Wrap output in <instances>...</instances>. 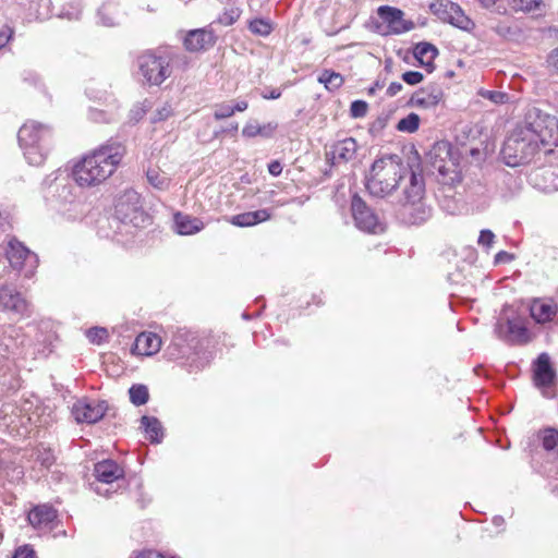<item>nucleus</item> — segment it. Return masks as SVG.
<instances>
[{"label": "nucleus", "instance_id": "obj_30", "mask_svg": "<svg viewBox=\"0 0 558 558\" xmlns=\"http://www.w3.org/2000/svg\"><path fill=\"white\" fill-rule=\"evenodd\" d=\"M147 180L155 189L167 190L170 185L168 175L158 168H149L146 172Z\"/></svg>", "mask_w": 558, "mask_h": 558}, {"label": "nucleus", "instance_id": "obj_39", "mask_svg": "<svg viewBox=\"0 0 558 558\" xmlns=\"http://www.w3.org/2000/svg\"><path fill=\"white\" fill-rule=\"evenodd\" d=\"M483 98L490 100L493 104L500 105L509 101V95L504 92L482 89L478 93Z\"/></svg>", "mask_w": 558, "mask_h": 558}, {"label": "nucleus", "instance_id": "obj_46", "mask_svg": "<svg viewBox=\"0 0 558 558\" xmlns=\"http://www.w3.org/2000/svg\"><path fill=\"white\" fill-rule=\"evenodd\" d=\"M546 62L549 68L558 71V46L548 53Z\"/></svg>", "mask_w": 558, "mask_h": 558}, {"label": "nucleus", "instance_id": "obj_38", "mask_svg": "<svg viewBox=\"0 0 558 558\" xmlns=\"http://www.w3.org/2000/svg\"><path fill=\"white\" fill-rule=\"evenodd\" d=\"M248 28L253 34L260 35V36H267L272 31L271 24L268 21L263 20V19H256V20L251 21Z\"/></svg>", "mask_w": 558, "mask_h": 558}, {"label": "nucleus", "instance_id": "obj_31", "mask_svg": "<svg viewBox=\"0 0 558 558\" xmlns=\"http://www.w3.org/2000/svg\"><path fill=\"white\" fill-rule=\"evenodd\" d=\"M318 82L324 84L328 90H336L342 86L344 80L338 72L324 70L318 76Z\"/></svg>", "mask_w": 558, "mask_h": 558}, {"label": "nucleus", "instance_id": "obj_54", "mask_svg": "<svg viewBox=\"0 0 558 558\" xmlns=\"http://www.w3.org/2000/svg\"><path fill=\"white\" fill-rule=\"evenodd\" d=\"M59 186H61V187H62V195H61V196H62V198H63L64 201H68L69 195H71L70 186H68L66 184L58 183V184H57V189H58Z\"/></svg>", "mask_w": 558, "mask_h": 558}, {"label": "nucleus", "instance_id": "obj_49", "mask_svg": "<svg viewBox=\"0 0 558 558\" xmlns=\"http://www.w3.org/2000/svg\"><path fill=\"white\" fill-rule=\"evenodd\" d=\"M512 259L513 256L510 253L506 251H500L495 256V264L509 263Z\"/></svg>", "mask_w": 558, "mask_h": 558}, {"label": "nucleus", "instance_id": "obj_60", "mask_svg": "<svg viewBox=\"0 0 558 558\" xmlns=\"http://www.w3.org/2000/svg\"><path fill=\"white\" fill-rule=\"evenodd\" d=\"M86 92H87V95H88V96L94 97V98H97V99H99V100H101V99H107V97H106V96H99V97H98V96L93 95V92H94V90H93V88H92V87H88Z\"/></svg>", "mask_w": 558, "mask_h": 558}, {"label": "nucleus", "instance_id": "obj_43", "mask_svg": "<svg viewBox=\"0 0 558 558\" xmlns=\"http://www.w3.org/2000/svg\"><path fill=\"white\" fill-rule=\"evenodd\" d=\"M350 111L353 118H362L367 113V104L363 100H355L351 104Z\"/></svg>", "mask_w": 558, "mask_h": 558}, {"label": "nucleus", "instance_id": "obj_55", "mask_svg": "<svg viewBox=\"0 0 558 558\" xmlns=\"http://www.w3.org/2000/svg\"><path fill=\"white\" fill-rule=\"evenodd\" d=\"M247 102L245 100H241V101H238L234 106H232V109H234V112L235 111H244L247 109Z\"/></svg>", "mask_w": 558, "mask_h": 558}, {"label": "nucleus", "instance_id": "obj_23", "mask_svg": "<svg viewBox=\"0 0 558 558\" xmlns=\"http://www.w3.org/2000/svg\"><path fill=\"white\" fill-rule=\"evenodd\" d=\"M57 517L56 510L48 506L41 505L35 507L28 513L29 523L36 529L47 527Z\"/></svg>", "mask_w": 558, "mask_h": 558}, {"label": "nucleus", "instance_id": "obj_57", "mask_svg": "<svg viewBox=\"0 0 558 558\" xmlns=\"http://www.w3.org/2000/svg\"><path fill=\"white\" fill-rule=\"evenodd\" d=\"M384 85H385V84H384L383 82H380V81H376V82H375V84H374L372 87H369V89H368V94H369V95H374V94L376 93V90H377V89H381V88H384Z\"/></svg>", "mask_w": 558, "mask_h": 558}, {"label": "nucleus", "instance_id": "obj_50", "mask_svg": "<svg viewBox=\"0 0 558 558\" xmlns=\"http://www.w3.org/2000/svg\"><path fill=\"white\" fill-rule=\"evenodd\" d=\"M268 171L271 175L277 177L282 172V166L279 161H272L268 166Z\"/></svg>", "mask_w": 558, "mask_h": 558}, {"label": "nucleus", "instance_id": "obj_47", "mask_svg": "<svg viewBox=\"0 0 558 558\" xmlns=\"http://www.w3.org/2000/svg\"><path fill=\"white\" fill-rule=\"evenodd\" d=\"M35 557V551L28 547V546H23V547H20L19 549H16L13 558H34Z\"/></svg>", "mask_w": 558, "mask_h": 558}, {"label": "nucleus", "instance_id": "obj_28", "mask_svg": "<svg viewBox=\"0 0 558 558\" xmlns=\"http://www.w3.org/2000/svg\"><path fill=\"white\" fill-rule=\"evenodd\" d=\"M277 128L278 124L275 122L260 125L257 121L251 120L244 125L242 135L245 137H255L258 135L262 137H270L274 135Z\"/></svg>", "mask_w": 558, "mask_h": 558}, {"label": "nucleus", "instance_id": "obj_14", "mask_svg": "<svg viewBox=\"0 0 558 558\" xmlns=\"http://www.w3.org/2000/svg\"><path fill=\"white\" fill-rule=\"evenodd\" d=\"M383 24L386 25V33L402 34L414 27L413 22L405 21L403 12L397 8L381 5L377 10Z\"/></svg>", "mask_w": 558, "mask_h": 558}, {"label": "nucleus", "instance_id": "obj_12", "mask_svg": "<svg viewBox=\"0 0 558 558\" xmlns=\"http://www.w3.org/2000/svg\"><path fill=\"white\" fill-rule=\"evenodd\" d=\"M199 340L196 335L186 329H179L167 348L170 360L189 359L197 353Z\"/></svg>", "mask_w": 558, "mask_h": 558}, {"label": "nucleus", "instance_id": "obj_19", "mask_svg": "<svg viewBox=\"0 0 558 558\" xmlns=\"http://www.w3.org/2000/svg\"><path fill=\"white\" fill-rule=\"evenodd\" d=\"M94 475L102 484H111L124 476V470L113 460H102L95 464Z\"/></svg>", "mask_w": 558, "mask_h": 558}, {"label": "nucleus", "instance_id": "obj_61", "mask_svg": "<svg viewBox=\"0 0 558 558\" xmlns=\"http://www.w3.org/2000/svg\"><path fill=\"white\" fill-rule=\"evenodd\" d=\"M95 492H96L97 494H99V495H102V494H104V493L101 492L100 487H98V486L95 488Z\"/></svg>", "mask_w": 558, "mask_h": 558}, {"label": "nucleus", "instance_id": "obj_8", "mask_svg": "<svg viewBox=\"0 0 558 558\" xmlns=\"http://www.w3.org/2000/svg\"><path fill=\"white\" fill-rule=\"evenodd\" d=\"M498 337L510 344L522 345L532 340L525 317L515 315L500 318L496 325Z\"/></svg>", "mask_w": 558, "mask_h": 558}, {"label": "nucleus", "instance_id": "obj_5", "mask_svg": "<svg viewBox=\"0 0 558 558\" xmlns=\"http://www.w3.org/2000/svg\"><path fill=\"white\" fill-rule=\"evenodd\" d=\"M541 147L543 146L536 138L527 135V132L518 125L505 141L501 153L506 163L515 167L530 162Z\"/></svg>", "mask_w": 558, "mask_h": 558}, {"label": "nucleus", "instance_id": "obj_62", "mask_svg": "<svg viewBox=\"0 0 558 558\" xmlns=\"http://www.w3.org/2000/svg\"><path fill=\"white\" fill-rule=\"evenodd\" d=\"M494 521H495L496 524H499V521H502V519L501 518H495Z\"/></svg>", "mask_w": 558, "mask_h": 558}, {"label": "nucleus", "instance_id": "obj_3", "mask_svg": "<svg viewBox=\"0 0 558 558\" xmlns=\"http://www.w3.org/2000/svg\"><path fill=\"white\" fill-rule=\"evenodd\" d=\"M51 138V129L36 121L25 122L17 133L19 145L31 166L44 163Z\"/></svg>", "mask_w": 558, "mask_h": 558}, {"label": "nucleus", "instance_id": "obj_40", "mask_svg": "<svg viewBox=\"0 0 558 558\" xmlns=\"http://www.w3.org/2000/svg\"><path fill=\"white\" fill-rule=\"evenodd\" d=\"M86 337L92 343L100 344L108 338V331L102 327H93L86 331Z\"/></svg>", "mask_w": 558, "mask_h": 558}, {"label": "nucleus", "instance_id": "obj_59", "mask_svg": "<svg viewBox=\"0 0 558 558\" xmlns=\"http://www.w3.org/2000/svg\"><path fill=\"white\" fill-rule=\"evenodd\" d=\"M484 7L494 5L498 0H478Z\"/></svg>", "mask_w": 558, "mask_h": 558}, {"label": "nucleus", "instance_id": "obj_24", "mask_svg": "<svg viewBox=\"0 0 558 558\" xmlns=\"http://www.w3.org/2000/svg\"><path fill=\"white\" fill-rule=\"evenodd\" d=\"M437 54L436 47L428 43H420L414 48V57L429 73L434 70V59Z\"/></svg>", "mask_w": 558, "mask_h": 558}, {"label": "nucleus", "instance_id": "obj_51", "mask_svg": "<svg viewBox=\"0 0 558 558\" xmlns=\"http://www.w3.org/2000/svg\"><path fill=\"white\" fill-rule=\"evenodd\" d=\"M402 90V84L399 82H392L387 88V95L392 97Z\"/></svg>", "mask_w": 558, "mask_h": 558}, {"label": "nucleus", "instance_id": "obj_2", "mask_svg": "<svg viewBox=\"0 0 558 558\" xmlns=\"http://www.w3.org/2000/svg\"><path fill=\"white\" fill-rule=\"evenodd\" d=\"M125 155L119 142H107L86 155L73 169V178L80 186H94L106 181L117 170Z\"/></svg>", "mask_w": 558, "mask_h": 558}, {"label": "nucleus", "instance_id": "obj_45", "mask_svg": "<svg viewBox=\"0 0 558 558\" xmlns=\"http://www.w3.org/2000/svg\"><path fill=\"white\" fill-rule=\"evenodd\" d=\"M423 78V74L417 71H408L402 74V80L409 85H417Z\"/></svg>", "mask_w": 558, "mask_h": 558}, {"label": "nucleus", "instance_id": "obj_7", "mask_svg": "<svg viewBox=\"0 0 558 558\" xmlns=\"http://www.w3.org/2000/svg\"><path fill=\"white\" fill-rule=\"evenodd\" d=\"M4 252L10 266L14 270L23 272L26 278H31L35 274L38 266V256L22 242L15 238L10 239Z\"/></svg>", "mask_w": 558, "mask_h": 558}, {"label": "nucleus", "instance_id": "obj_15", "mask_svg": "<svg viewBox=\"0 0 558 558\" xmlns=\"http://www.w3.org/2000/svg\"><path fill=\"white\" fill-rule=\"evenodd\" d=\"M444 98V93L438 85H427L416 90L410 98L409 104L413 107L430 109L435 108Z\"/></svg>", "mask_w": 558, "mask_h": 558}, {"label": "nucleus", "instance_id": "obj_33", "mask_svg": "<svg viewBox=\"0 0 558 558\" xmlns=\"http://www.w3.org/2000/svg\"><path fill=\"white\" fill-rule=\"evenodd\" d=\"M539 177L544 179V184L541 187L545 192H553L558 190V177L553 169H544L539 173H535V180Z\"/></svg>", "mask_w": 558, "mask_h": 558}, {"label": "nucleus", "instance_id": "obj_41", "mask_svg": "<svg viewBox=\"0 0 558 558\" xmlns=\"http://www.w3.org/2000/svg\"><path fill=\"white\" fill-rule=\"evenodd\" d=\"M234 113V109L229 104H220L215 107L214 117L216 120H221L231 117Z\"/></svg>", "mask_w": 558, "mask_h": 558}, {"label": "nucleus", "instance_id": "obj_53", "mask_svg": "<svg viewBox=\"0 0 558 558\" xmlns=\"http://www.w3.org/2000/svg\"><path fill=\"white\" fill-rule=\"evenodd\" d=\"M281 96V92L277 88L271 89L269 94H263L265 99H278Z\"/></svg>", "mask_w": 558, "mask_h": 558}, {"label": "nucleus", "instance_id": "obj_58", "mask_svg": "<svg viewBox=\"0 0 558 558\" xmlns=\"http://www.w3.org/2000/svg\"><path fill=\"white\" fill-rule=\"evenodd\" d=\"M126 199L129 202H136L137 201V194L135 192H128L125 195Z\"/></svg>", "mask_w": 558, "mask_h": 558}, {"label": "nucleus", "instance_id": "obj_4", "mask_svg": "<svg viewBox=\"0 0 558 558\" xmlns=\"http://www.w3.org/2000/svg\"><path fill=\"white\" fill-rule=\"evenodd\" d=\"M527 135L539 142L546 153L551 151V146L558 145V121L557 119L536 107L530 108L519 124Z\"/></svg>", "mask_w": 558, "mask_h": 558}, {"label": "nucleus", "instance_id": "obj_11", "mask_svg": "<svg viewBox=\"0 0 558 558\" xmlns=\"http://www.w3.org/2000/svg\"><path fill=\"white\" fill-rule=\"evenodd\" d=\"M430 10L439 20L460 29L471 31L474 27L473 21L464 14L462 9L449 0H436L430 4Z\"/></svg>", "mask_w": 558, "mask_h": 558}, {"label": "nucleus", "instance_id": "obj_1", "mask_svg": "<svg viewBox=\"0 0 558 558\" xmlns=\"http://www.w3.org/2000/svg\"><path fill=\"white\" fill-rule=\"evenodd\" d=\"M409 175V184L403 190V215L413 225L424 222L430 216V209L422 203L425 191L421 173L410 170L398 155H385L377 158L366 177V189L375 197H388Z\"/></svg>", "mask_w": 558, "mask_h": 558}, {"label": "nucleus", "instance_id": "obj_64", "mask_svg": "<svg viewBox=\"0 0 558 558\" xmlns=\"http://www.w3.org/2000/svg\"><path fill=\"white\" fill-rule=\"evenodd\" d=\"M231 129L238 130V124L231 125Z\"/></svg>", "mask_w": 558, "mask_h": 558}, {"label": "nucleus", "instance_id": "obj_36", "mask_svg": "<svg viewBox=\"0 0 558 558\" xmlns=\"http://www.w3.org/2000/svg\"><path fill=\"white\" fill-rule=\"evenodd\" d=\"M418 126H420V117L416 113L411 112L410 114H408L405 118H402L398 122L397 130L400 132L413 133V132L417 131Z\"/></svg>", "mask_w": 558, "mask_h": 558}, {"label": "nucleus", "instance_id": "obj_52", "mask_svg": "<svg viewBox=\"0 0 558 558\" xmlns=\"http://www.w3.org/2000/svg\"><path fill=\"white\" fill-rule=\"evenodd\" d=\"M90 117L96 122H108L109 121V119H106L102 117L101 111H92Z\"/></svg>", "mask_w": 558, "mask_h": 558}, {"label": "nucleus", "instance_id": "obj_20", "mask_svg": "<svg viewBox=\"0 0 558 558\" xmlns=\"http://www.w3.org/2000/svg\"><path fill=\"white\" fill-rule=\"evenodd\" d=\"M558 307L551 300H533L530 305L531 317L537 324H546L551 322L557 315Z\"/></svg>", "mask_w": 558, "mask_h": 558}, {"label": "nucleus", "instance_id": "obj_56", "mask_svg": "<svg viewBox=\"0 0 558 558\" xmlns=\"http://www.w3.org/2000/svg\"><path fill=\"white\" fill-rule=\"evenodd\" d=\"M10 39V34L7 31L0 32V49L3 48Z\"/></svg>", "mask_w": 558, "mask_h": 558}, {"label": "nucleus", "instance_id": "obj_27", "mask_svg": "<svg viewBox=\"0 0 558 558\" xmlns=\"http://www.w3.org/2000/svg\"><path fill=\"white\" fill-rule=\"evenodd\" d=\"M21 329L9 326L5 336L0 337V355L8 357L17 354L19 343L16 338L20 337Z\"/></svg>", "mask_w": 558, "mask_h": 558}, {"label": "nucleus", "instance_id": "obj_21", "mask_svg": "<svg viewBox=\"0 0 558 558\" xmlns=\"http://www.w3.org/2000/svg\"><path fill=\"white\" fill-rule=\"evenodd\" d=\"M215 43V36L206 29H193L184 38V46L189 51H199L211 47Z\"/></svg>", "mask_w": 558, "mask_h": 558}, {"label": "nucleus", "instance_id": "obj_32", "mask_svg": "<svg viewBox=\"0 0 558 558\" xmlns=\"http://www.w3.org/2000/svg\"><path fill=\"white\" fill-rule=\"evenodd\" d=\"M543 448L558 458V429L545 428L542 432Z\"/></svg>", "mask_w": 558, "mask_h": 558}, {"label": "nucleus", "instance_id": "obj_22", "mask_svg": "<svg viewBox=\"0 0 558 558\" xmlns=\"http://www.w3.org/2000/svg\"><path fill=\"white\" fill-rule=\"evenodd\" d=\"M161 349V339L154 332L140 333L134 343V351L140 355L150 356Z\"/></svg>", "mask_w": 558, "mask_h": 558}, {"label": "nucleus", "instance_id": "obj_6", "mask_svg": "<svg viewBox=\"0 0 558 558\" xmlns=\"http://www.w3.org/2000/svg\"><path fill=\"white\" fill-rule=\"evenodd\" d=\"M137 66L143 80L149 85L159 86L172 73L170 58L154 51H145L138 56Z\"/></svg>", "mask_w": 558, "mask_h": 558}, {"label": "nucleus", "instance_id": "obj_37", "mask_svg": "<svg viewBox=\"0 0 558 558\" xmlns=\"http://www.w3.org/2000/svg\"><path fill=\"white\" fill-rule=\"evenodd\" d=\"M489 27L504 38H512L517 34L515 27L509 21L492 22Z\"/></svg>", "mask_w": 558, "mask_h": 558}, {"label": "nucleus", "instance_id": "obj_26", "mask_svg": "<svg viewBox=\"0 0 558 558\" xmlns=\"http://www.w3.org/2000/svg\"><path fill=\"white\" fill-rule=\"evenodd\" d=\"M174 225L178 233L182 235L194 234L204 228L203 222L198 218H192L181 213L174 215Z\"/></svg>", "mask_w": 558, "mask_h": 558}, {"label": "nucleus", "instance_id": "obj_34", "mask_svg": "<svg viewBox=\"0 0 558 558\" xmlns=\"http://www.w3.org/2000/svg\"><path fill=\"white\" fill-rule=\"evenodd\" d=\"M130 400L135 405H143L148 401L149 393L145 385H133L129 389Z\"/></svg>", "mask_w": 558, "mask_h": 558}, {"label": "nucleus", "instance_id": "obj_16", "mask_svg": "<svg viewBox=\"0 0 558 558\" xmlns=\"http://www.w3.org/2000/svg\"><path fill=\"white\" fill-rule=\"evenodd\" d=\"M449 147L445 143H437L427 154V160L434 171L440 175L446 177L453 167V163L448 159Z\"/></svg>", "mask_w": 558, "mask_h": 558}, {"label": "nucleus", "instance_id": "obj_48", "mask_svg": "<svg viewBox=\"0 0 558 558\" xmlns=\"http://www.w3.org/2000/svg\"><path fill=\"white\" fill-rule=\"evenodd\" d=\"M124 202L122 199H120L118 202V204L116 205V213L119 215V217L122 219V220H130L132 221V218L130 217L128 210H124Z\"/></svg>", "mask_w": 558, "mask_h": 558}, {"label": "nucleus", "instance_id": "obj_10", "mask_svg": "<svg viewBox=\"0 0 558 558\" xmlns=\"http://www.w3.org/2000/svg\"><path fill=\"white\" fill-rule=\"evenodd\" d=\"M352 216L355 226L368 233H380L385 230L384 223L378 216L366 205V203L357 195H353L351 201Z\"/></svg>", "mask_w": 558, "mask_h": 558}, {"label": "nucleus", "instance_id": "obj_25", "mask_svg": "<svg viewBox=\"0 0 558 558\" xmlns=\"http://www.w3.org/2000/svg\"><path fill=\"white\" fill-rule=\"evenodd\" d=\"M269 218L270 214L267 209H259L235 215L231 218L230 222L236 227H252Z\"/></svg>", "mask_w": 558, "mask_h": 558}, {"label": "nucleus", "instance_id": "obj_9", "mask_svg": "<svg viewBox=\"0 0 558 558\" xmlns=\"http://www.w3.org/2000/svg\"><path fill=\"white\" fill-rule=\"evenodd\" d=\"M0 311L19 317H28L32 314V305L13 284L5 283L0 287Z\"/></svg>", "mask_w": 558, "mask_h": 558}, {"label": "nucleus", "instance_id": "obj_29", "mask_svg": "<svg viewBox=\"0 0 558 558\" xmlns=\"http://www.w3.org/2000/svg\"><path fill=\"white\" fill-rule=\"evenodd\" d=\"M141 425L151 442H160L162 438V428L160 422L153 416L144 415L141 418Z\"/></svg>", "mask_w": 558, "mask_h": 558}, {"label": "nucleus", "instance_id": "obj_63", "mask_svg": "<svg viewBox=\"0 0 558 558\" xmlns=\"http://www.w3.org/2000/svg\"><path fill=\"white\" fill-rule=\"evenodd\" d=\"M136 209H137L136 205H135V204H133V206H132V210H133V211H136Z\"/></svg>", "mask_w": 558, "mask_h": 558}, {"label": "nucleus", "instance_id": "obj_44", "mask_svg": "<svg viewBox=\"0 0 558 558\" xmlns=\"http://www.w3.org/2000/svg\"><path fill=\"white\" fill-rule=\"evenodd\" d=\"M494 241H495V234L493 233V231H490L488 229H484L481 231L477 242L480 245L489 248V247H492Z\"/></svg>", "mask_w": 558, "mask_h": 558}, {"label": "nucleus", "instance_id": "obj_18", "mask_svg": "<svg viewBox=\"0 0 558 558\" xmlns=\"http://www.w3.org/2000/svg\"><path fill=\"white\" fill-rule=\"evenodd\" d=\"M554 376L555 374L550 366L549 357L545 353L541 354L536 361L534 381L537 387L543 388V396L546 398L553 397L548 388L554 381Z\"/></svg>", "mask_w": 558, "mask_h": 558}, {"label": "nucleus", "instance_id": "obj_35", "mask_svg": "<svg viewBox=\"0 0 558 558\" xmlns=\"http://www.w3.org/2000/svg\"><path fill=\"white\" fill-rule=\"evenodd\" d=\"M515 12H534L542 5V0H508Z\"/></svg>", "mask_w": 558, "mask_h": 558}, {"label": "nucleus", "instance_id": "obj_13", "mask_svg": "<svg viewBox=\"0 0 558 558\" xmlns=\"http://www.w3.org/2000/svg\"><path fill=\"white\" fill-rule=\"evenodd\" d=\"M107 409L105 401L82 399L74 403L72 412L78 423L94 424L104 417Z\"/></svg>", "mask_w": 558, "mask_h": 558}, {"label": "nucleus", "instance_id": "obj_17", "mask_svg": "<svg viewBox=\"0 0 558 558\" xmlns=\"http://www.w3.org/2000/svg\"><path fill=\"white\" fill-rule=\"evenodd\" d=\"M357 150V143L353 137H347L342 141L336 142L330 150L326 154L327 159L333 165L348 162L355 157Z\"/></svg>", "mask_w": 558, "mask_h": 558}, {"label": "nucleus", "instance_id": "obj_42", "mask_svg": "<svg viewBox=\"0 0 558 558\" xmlns=\"http://www.w3.org/2000/svg\"><path fill=\"white\" fill-rule=\"evenodd\" d=\"M172 114V108L169 104H163L162 107L156 109L151 117V121L159 122L168 119Z\"/></svg>", "mask_w": 558, "mask_h": 558}]
</instances>
